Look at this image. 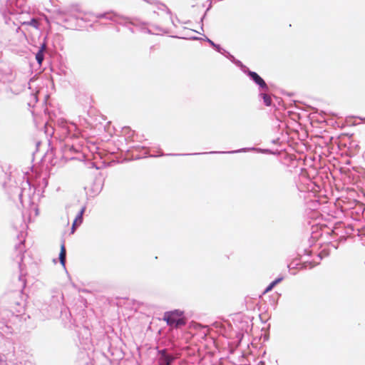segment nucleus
Masks as SVG:
<instances>
[{
	"mask_svg": "<svg viewBox=\"0 0 365 365\" xmlns=\"http://www.w3.org/2000/svg\"><path fill=\"white\" fill-rule=\"evenodd\" d=\"M163 319L172 328H180L186 324L183 312L178 309L165 312Z\"/></svg>",
	"mask_w": 365,
	"mask_h": 365,
	"instance_id": "obj_1",
	"label": "nucleus"
},
{
	"mask_svg": "<svg viewBox=\"0 0 365 365\" xmlns=\"http://www.w3.org/2000/svg\"><path fill=\"white\" fill-rule=\"evenodd\" d=\"M11 312L18 316L24 312V304L22 300L14 301L11 306Z\"/></svg>",
	"mask_w": 365,
	"mask_h": 365,
	"instance_id": "obj_2",
	"label": "nucleus"
},
{
	"mask_svg": "<svg viewBox=\"0 0 365 365\" xmlns=\"http://www.w3.org/2000/svg\"><path fill=\"white\" fill-rule=\"evenodd\" d=\"M248 76L261 88L267 89V86L264 81L255 72L248 71Z\"/></svg>",
	"mask_w": 365,
	"mask_h": 365,
	"instance_id": "obj_3",
	"label": "nucleus"
},
{
	"mask_svg": "<svg viewBox=\"0 0 365 365\" xmlns=\"http://www.w3.org/2000/svg\"><path fill=\"white\" fill-rule=\"evenodd\" d=\"M173 360L174 357L168 354L165 350L160 351V365H170Z\"/></svg>",
	"mask_w": 365,
	"mask_h": 365,
	"instance_id": "obj_4",
	"label": "nucleus"
},
{
	"mask_svg": "<svg viewBox=\"0 0 365 365\" xmlns=\"http://www.w3.org/2000/svg\"><path fill=\"white\" fill-rule=\"evenodd\" d=\"M66 246L65 242H62L61 245V250L59 254V260L61 264L64 267L66 264Z\"/></svg>",
	"mask_w": 365,
	"mask_h": 365,
	"instance_id": "obj_5",
	"label": "nucleus"
},
{
	"mask_svg": "<svg viewBox=\"0 0 365 365\" xmlns=\"http://www.w3.org/2000/svg\"><path fill=\"white\" fill-rule=\"evenodd\" d=\"M83 209L81 210V211L78 213V215L76 216L73 225H72V232H74L76 227L78 226L83 220Z\"/></svg>",
	"mask_w": 365,
	"mask_h": 365,
	"instance_id": "obj_6",
	"label": "nucleus"
},
{
	"mask_svg": "<svg viewBox=\"0 0 365 365\" xmlns=\"http://www.w3.org/2000/svg\"><path fill=\"white\" fill-rule=\"evenodd\" d=\"M45 48L46 46L45 44H43L40 48L39 51H38V53L36 54V59L40 65L41 64L43 60V51L45 50Z\"/></svg>",
	"mask_w": 365,
	"mask_h": 365,
	"instance_id": "obj_7",
	"label": "nucleus"
},
{
	"mask_svg": "<svg viewBox=\"0 0 365 365\" xmlns=\"http://www.w3.org/2000/svg\"><path fill=\"white\" fill-rule=\"evenodd\" d=\"M282 280V279H275L274 281H273L266 289L264 291L263 294H266L268 292L271 291L273 287L277 284H278L280 281Z\"/></svg>",
	"mask_w": 365,
	"mask_h": 365,
	"instance_id": "obj_8",
	"label": "nucleus"
},
{
	"mask_svg": "<svg viewBox=\"0 0 365 365\" xmlns=\"http://www.w3.org/2000/svg\"><path fill=\"white\" fill-rule=\"evenodd\" d=\"M262 98H263L264 103L267 106H269L271 105L272 99L269 96H268L267 94H263Z\"/></svg>",
	"mask_w": 365,
	"mask_h": 365,
	"instance_id": "obj_9",
	"label": "nucleus"
},
{
	"mask_svg": "<svg viewBox=\"0 0 365 365\" xmlns=\"http://www.w3.org/2000/svg\"><path fill=\"white\" fill-rule=\"evenodd\" d=\"M27 24L28 25H30V26H33V27H35V28H38V21H37L36 19H31L29 22H28V23H26V22H24V24Z\"/></svg>",
	"mask_w": 365,
	"mask_h": 365,
	"instance_id": "obj_10",
	"label": "nucleus"
}]
</instances>
